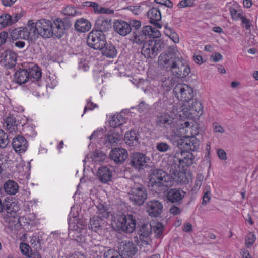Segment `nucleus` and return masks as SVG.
Listing matches in <instances>:
<instances>
[{
  "mask_svg": "<svg viewBox=\"0 0 258 258\" xmlns=\"http://www.w3.org/2000/svg\"><path fill=\"white\" fill-rule=\"evenodd\" d=\"M158 64L179 79L185 78L190 72L189 67L171 52L162 53L158 58Z\"/></svg>",
  "mask_w": 258,
  "mask_h": 258,
  "instance_id": "f257e3e1",
  "label": "nucleus"
},
{
  "mask_svg": "<svg viewBox=\"0 0 258 258\" xmlns=\"http://www.w3.org/2000/svg\"><path fill=\"white\" fill-rule=\"evenodd\" d=\"M167 173L160 169L150 170L149 173V184L151 190L156 193H161L168 187Z\"/></svg>",
  "mask_w": 258,
  "mask_h": 258,
  "instance_id": "f03ea898",
  "label": "nucleus"
},
{
  "mask_svg": "<svg viewBox=\"0 0 258 258\" xmlns=\"http://www.w3.org/2000/svg\"><path fill=\"white\" fill-rule=\"evenodd\" d=\"M128 195L130 200L133 204L141 205L147 199V191L145 187L141 183L131 181Z\"/></svg>",
  "mask_w": 258,
  "mask_h": 258,
  "instance_id": "7ed1b4c3",
  "label": "nucleus"
},
{
  "mask_svg": "<svg viewBox=\"0 0 258 258\" xmlns=\"http://www.w3.org/2000/svg\"><path fill=\"white\" fill-rule=\"evenodd\" d=\"M164 43L160 40H149L142 46V54L147 58H155L162 51Z\"/></svg>",
  "mask_w": 258,
  "mask_h": 258,
  "instance_id": "20e7f679",
  "label": "nucleus"
},
{
  "mask_svg": "<svg viewBox=\"0 0 258 258\" xmlns=\"http://www.w3.org/2000/svg\"><path fill=\"white\" fill-rule=\"evenodd\" d=\"M175 97L179 100L188 102L194 96V90L191 86L184 83L177 84L173 89Z\"/></svg>",
  "mask_w": 258,
  "mask_h": 258,
  "instance_id": "39448f33",
  "label": "nucleus"
},
{
  "mask_svg": "<svg viewBox=\"0 0 258 258\" xmlns=\"http://www.w3.org/2000/svg\"><path fill=\"white\" fill-rule=\"evenodd\" d=\"M106 42V36L104 33L92 31L88 35L87 45L94 49L100 50L102 47L105 46Z\"/></svg>",
  "mask_w": 258,
  "mask_h": 258,
  "instance_id": "423d86ee",
  "label": "nucleus"
},
{
  "mask_svg": "<svg viewBox=\"0 0 258 258\" xmlns=\"http://www.w3.org/2000/svg\"><path fill=\"white\" fill-rule=\"evenodd\" d=\"M194 155L190 152L181 151L176 152L173 157V165L184 168L193 164Z\"/></svg>",
  "mask_w": 258,
  "mask_h": 258,
  "instance_id": "0eeeda50",
  "label": "nucleus"
},
{
  "mask_svg": "<svg viewBox=\"0 0 258 258\" xmlns=\"http://www.w3.org/2000/svg\"><path fill=\"white\" fill-rule=\"evenodd\" d=\"M184 113L189 117L190 115L200 116L203 114V108L201 102L197 99H192L182 106Z\"/></svg>",
  "mask_w": 258,
  "mask_h": 258,
  "instance_id": "6e6552de",
  "label": "nucleus"
},
{
  "mask_svg": "<svg viewBox=\"0 0 258 258\" xmlns=\"http://www.w3.org/2000/svg\"><path fill=\"white\" fill-rule=\"evenodd\" d=\"M150 159L145 154L136 152L130 155V164L136 169L141 170L146 168Z\"/></svg>",
  "mask_w": 258,
  "mask_h": 258,
  "instance_id": "1a4fd4ad",
  "label": "nucleus"
},
{
  "mask_svg": "<svg viewBox=\"0 0 258 258\" xmlns=\"http://www.w3.org/2000/svg\"><path fill=\"white\" fill-rule=\"evenodd\" d=\"M136 220L132 215H127L118 219L117 226L118 230L126 233H131L135 229Z\"/></svg>",
  "mask_w": 258,
  "mask_h": 258,
  "instance_id": "9d476101",
  "label": "nucleus"
},
{
  "mask_svg": "<svg viewBox=\"0 0 258 258\" xmlns=\"http://www.w3.org/2000/svg\"><path fill=\"white\" fill-rule=\"evenodd\" d=\"M35 24L37 37L39 35L44 38H49L53 36V32H51V21L46 19H41Z\"/></svg>",
  "mask_w": 258,
  "mask_h": 258,
  "instance_id": "9b49d317",
  "label": "nucleus"
},
{
  "mask_svg": "<svg viewBox=\"0 0 258 258\" xmlns=\"http://www.w3.org/2000/svg\"><path fill=\"white\" fill-rule=\"evenodd\" d=\"M185 195L181 188H171L167 191L165 197L168 202L179 205L182 203Z\"/></svg>",
  "mask_w": 258,
  "mask_h": 258,
  "instance_id": "f8f14e48",
  "label": "nucleus"
},
{
  "mask_svg": "<svg viewBox=\"0 0 258 258\" xmlns=\"http://www.w3.org/2000/svg\"><path fill=\"white\" fill-rule=\"evenodd\" d=\"M118 248L122 255L132 257L138 251L137 245L132 241H122L119 244Z\"/></svg>",
  "mask_w": 258,
  "mask_h": 258,
  "instance_id": "ddd939ff",
  "label": "nucleus"
},
{
  "mask_svg": "<svg viewBox=\"0 0 258 258\" xmlns=\"http://www.w3.org/2000/svg\"><path fill=\"white\" fill-rule=\"evenodd\" d=\"M179 167L178 166L172 164L169 168V174L175 182L184 184L187 183L188 179L186 173L178 170Z\"/></svg>",
  "mask_w": 258,
  "mask_h": 258,
  "instance_id": "4468645a",
  "label": "nucleus"
},
{
  "mask_svg": "<svg viewBox=\"0 0 258 258\" xmlns=\"http://www.w3.org/2000/svg\"><path fill=\"white\" fill-rule=\"evenodd\" d=\"M110 158L118 164L123 163L128 157L127 151L122 148H115L110 152Z\"/></svg>",
  "mask_w": 258,
  "mask_h": 258,
  "instance_id": "2eb2a0df",
  "label": "nucleus"
},
{
  "mask_svg": "<svg viewBox=\"0 0 258 258\" xmlns=\"http://www.w3.org/2000/svg\"><path fill=\"white\" fill-rule=\"evenodd\" d=\"M163 205L157 200L149 201L146 204V210L151 217H158L162 212Z\"/></svg>",
  "mask_w": 258,
  "mask_h": 258,
  "instance_id": "dca6fc26",
  "label": "nucleus"
},
{
  "mask_svg": "<svg viewBox=\"0 0 258 258\" xmlns=\"http://www.w3.org/2000/svg\"><path fill=\"white\" fill-rule=\"evenodd\" d=\"M2 61L7 69H11L15 66L17 61L16 54L12 51H4L1 54Z\"/></svg>",
  "mask_w": 258,
  "mask_h": 258,
  "instance_id": "f3484780",
  "label": "nucleus"
},
{
  "mask_svg": "<svg viewBox=\"0 0 258 258\" xmlns=\"http://www.w3.org/2000/svg\"><path fill=\"white\" fill-rule=\"evenodd\" d=\"M12 144L13 149L19 153L25 152L28 146L25 137L21 135L15 136L13 139Z\"/></svg>",
  "mask_w": 258,
  "mask_h": 258,
  "instance_id": "a211bd4d",
  "label": "nucleus"
},
{
  "mask_svg": "<svg viewBox=\"0 0 258 258\" xmlns=\"http://www.w3.org/2000/svg\"><path fill=\"white\" fill-rule=\"evenodd\" d=\"M113 29L120 35L125 36L131 31V25L122 20H117L114 22Z\"/></svg>",
  "mask_w": 258,
  "mask_h": 258,
  "instance_id": "6ab92c4d",
  "label": "nucleus"
},
{
  "mask_svg": "<svg viewBox=\"0 0 258 258\" xmlns=\"http://www.w3.org/2000/svg\"><path fill=\"white\" fill-rule=\"evenodd\" d=\"M64 23L61 19H56L52 22L51 32H53L52 37L60 38L64 33Z\"/></svg>",
  "mask_w": 258,
  "mask_h": 258,
  "instance_id": "aec40b11",
  "label": "nucleus"
},
{
  "mask_svg": "<svg viewBox=\"0 0 258 258\" xmlns=\"http://www.w3.org/2000/svg\"><path fill=\"white\" fill-rule=\"evenodd\" d=\"M183 149L181 151L190 152L196 150L199 145V141L194 137H187L182 141L180 144Z\"/></svg>",
  "mask_w": 258,
  "mask_h": 258,
  "instance_id": "412c9836",
  "label": "nucleus"
},
{
  "mask_svg": "<svg viewBox=\"0 0 258 258\" xmlns=\"http://www.w3.org/2000/svg\"><path fill=\"white\" fill-rule=\"evenodd\" d=\"M148 17L150 22L158 28H161V25L158 23L161 19V14L159 8L153 7L148 12Z\"/></svg>",
  "mask_w": 258,
  "mask_h": 258,
  "instance_id": "4be33fe9",
  "label": "nucleus"
},
{
  "mask_svg": "<svg viewBox=\"0 0 258 258\" xmlns=\"http://www.w3.org/2000/svg\"><path fill=\"white\" fill-rule=\"evenodd\" d=\"M23 28L27 40L32 41L38 38L36 24L32 20H29L27 25Z\"/></svg>",
  "mask_w": 258,
  "mask_h": 258,
  "instance_id": "5701e85b",
  "label": "nucleus"
},
{
  "mask_svg": "<svg viewBox=\"0 0 258 258\" xmlns=\"http://www.w3.org/2000/svg\"><path fill=\"white\" fill-rule=\"evenodd\" d=\"M4 121L3 125L9 133L14 134L17 132L19 123L13 115H10L4 119Z\"/></svg>",
  "mask_w": 258,
  "mask_h": 258,
  "instance_id": "b1692460",
  "label": "nucleus"
},
{
  "mask_svg": "<svg viewBox=\"0 0 258 258\" xmlns=\"http://www.w3.org/2000/svg\"><path fill=\"white\" fill-rule=\"evenodd\" d=\"M97 175L102 183H107L112 180V171L106 166H102L99 168Z\"/></svg>",
  "mask_w": 258,
  "mask_h": 258,
  "instance_id": "393cba45",
  "label": "nucleus"
},
{
  "mask_svg": "<svg viewBox=\"0 0 258 258\" xmlns=\"http://www.w3.org/2000/svg\"><path fill=\"white\" fill-rule=\"evenodd\" d=\"M111 28L110 20L99 19L96 21L94 29L92 31L104 33L108 31Z\"/></svg>",
  "mask_w": 258,
  "mask_h": 258,
  "instance_id": "a878e982",
  "label": "nucleus"
},
{
  "mask_svg": "<svg viewBox=\"0 0 258 258\" xmlns=\"http://www.w3.org/2000/svg\"><path fill=\"white\" fill-rule=\"evenodd\" d=\"M172 119L167 114H162L158 116L156 120V125L158 127L168 130L171 127Z\"/></svg>",
  "mask_w": 258,
  "mask_h": 258,
  "instance_id": "bb28decb",
  "label": "nucleus"
},
{
  "mask_svg": "<svg viewBox=\"0 0 258 258\" xmlns=\"http://www.w3.org/2000/svg\"><path fill=\"white\" fill-rule=\"evenodd\" d=\"M74 26L76 31L83 33L90 30L91 24L88 20L82 18L76 20Z\"/></svg>",
  "mask_w": 258,
  "mask_h": 258,
  "instance_id": "cd10ccee",
  "label": "nucleus"
},
{
  "mask_svg": "<svg viewBox=\"0 0 258 258\" xmlns=\"http://www.w3.org/2000/svg\"><path fill=\"white\" fill-rule=\"evenodd\" d=\"M106 222L105 220L97 216H94L90 220L89 228L97 232L106 225Z\"/></svg>",
  "mask_w": 258,
  "mask_h": 258,
  "instance_id": "c85d7f7f",
  "label": "nucleus"
},
{
  "mask_svg": "<svg viewBox=\"0 0 258 258\" xmlns=\"http://www.w3.org/2000/svg\"><path fill=\"white\" fill-rule=\"evenodd\" d=\"M100 51L103 56L107 58H114L117 53L115 47L110 43H107V42H106L105 46L102 47Z\"/></svg>",
  "mask_w": 258,
  "mask_h": 258,
  "instance_id": "c756f323",
  "label": "nucleus"
},
{
  "mask_svg": "<svg viewBox=\"0 0 258 258\" xmlns=\"http://www.w3.org/2000/svg\"><path fill=\"white\" fill-rule=\"evenodd\" d=\"M86 226V224L82 219L74 218L73 220L69 221V230L80 232Z\"/></svg>",
  "mask_w": 258,
  "mask_h": 258,
  "instance_id": "7c9ffc66",
  "label": "nucleus"
},
{
  "mask_svg": "<svg viewBox=\"0 0 258 258\" xmlns=\"http://www.w3.org/2000/svg\"><path fill=\"white\" fill-rule=\"evenodd\" d=\"M171 104L170 100H169L165 93H163L162 97H160L159 100L154 104V107L158 110L167 109L169 105Z\"/></svg>",
  "mask_w": 258,
  "mask_h": 258,
  "instance_id": "2f4dec72",
  "label": "nucleus"
},
{
  "mask_svg": "<svg viewBox=\"0 0 258 258\" xmlns=\"http://www.w3.org/2000/svg\"><path fill=\"white\" fill-rule=\"evenodd\" d=\"M29 80L34 82L41 78V70L36 65H33L27 69Z\"/></svg>",
  "mask_w": 258,
  "mask_h": 258,
  "instance_id": "473e14b6",
  "label": "nucleus"
},
{
  "mask_svg": "<svg viewBox=\"0 0 258 258\" xmlns=\"http://www.w3.org/2000/svg\"><path fill=\"white\" fill-rule=\"evenodd\" d=\"M16 82L19 84H23L29 80V74L27 69H20L15 74Z\"/></svg>",
  "mask_w": 258,
  "mask_h": 258,
  "instance_id": "72a5a7b5",
  "label": "nucleus"
},
{
  "mask_svg": "<svg viewBox=\"0 0 258 258\" xmlns=\"http://www.w3.org/2000/svg\"><path fill=\"white\" fill-rule=\"evenodd\" d=\"M19 187L17 183L11 180H9L4 185V189L5 192L10 195L16 194L18 192Z\"/></svg>",
  "mask_w": 258,
  "mask_h": 258,
  "instance_id": "f704fd0d",
  "label": "nucleus"
},
{
  "mask_svg": "<svg viewBox=\"0 0 258 258\" xmlns=\"http://www.w3.org/2000/svg\"><path fill=\"white\" fill-rule=\"evenodd\" d=\"M124 141L129 146H135L139 144V138L135 131H130L125 134Z\"/></svg>",
  "mask_w": 258,
  "mask_h": 258,
  "instance_id": "c9c22d12",
  "label": "nucleus"
},
{
  "mask_svg": "<svg viewBox=\"0 0 258 258\" xmlns=\"http://www.w3.org/2000/svg\"><path fill=\"white\" fill-rule=\"evenodd\" d=\"M96 215L95 216L104 220L107 219L109 216V212L106 206L104 204L99 203L95 206Z\"/></svg>",
  "mask_w": 258,
  "mask_h": 258,
  "instance_id": "e433bc0d",
  "label": "nucleus"
},
{
  "mask_svg": "<svg viewBox=\"0 0 258 258\" xmlns=\"http://www.w3.org/2000/svg\"><path fill=\"white\" fill-rule=\"evenodd\" d=\"M175 84V79L173 77L165 76L162 78L161 86L164 91H170Z\"/></svg>",
  "mask_w": 258,
  "mask_h": 258,
  "instance_id": "4c0bfd02",
  "label": "nucleus"
},
{
  "mask_svg": "<svg viewBox=\"0 0 258 258\" xmlns=\"http://www.w3.org/2000/svg\"><path fill=\"white\" fill-rule=\"evenodd\" d=\"M130 40L133 44H137L139 45L143 46L144 43L146 42L147 38L145 35H143L140 32H133L132 36Z\"/></svg>",
  "mask_w": 258,
  "mask_h": 258,
  "instance_id": "58836bf2",
  "label": "nucleus"
},
{
  "mask_svg": "<svg viewBox=\"0 0 258 258\" xmlns=\"http://www.w3.org/2000/svg\"><path fill=\"white\" fill-rule=\"evenodd\" d=\"M152 231V226L151 224L144 223L142 224L140 227L139 235L143 237H147L151 234Z\"/></svg>",
  "mask_w": 258,
  "mask_h": 258,
  "instance_id": "ea45409f",
  "label": "nucleus"
},
{
  "mask_svg": "<svg viewBox=\"0 0 258 258\" xmlns=\"http://www.w3.org/2000/svg\"><path fill=\"white\" fill-rule=\"evenodd\" d=\"M23 27H19L15 29L11 33V38L13 40L19 39L27 40V38L24 32Z\"/></svg>",
  "mask_w": 258,
  "mask_h": 258,
  "instance_id": "a19ab883",
  "label": "nucleus"
},
{
  "mask_svg": "<svg viewBox=\"0 0 258 258\" xmlns=\"http://www.w3.org/2000/svg\"><path fill=\"white\" fill-rule=\"evenodd\" d=\"M125 122V119L121 115L114 116L110 121V125L112 127L116 128L120 126Z\"/></svg>",
  "mask_w": 258,
  "mask_h": 258,
  "instance_id": "79ce46f5",
  "label": "nucleus"
},
{
  "mask_svg": "<svg viewBox=\"0 0 258 258\" xmlns=\"http://www.w3.org/2000/svg\"><path fill=\"white\" fill-rule=\"evenodd\" d=\"M165 30L164 31L165 34L169 37L174 43H177L179 41V39L178 34L175 31L171 28L167 26H165Z\"/></svg>",
  "mask_w": 258,
  "mask_h": 258,
  "instance_id": "37998d69",
  "label": "nucleus"
},
{
  "mask_svg": "<svg viewBox=\"0 0 258 258\" xmlns=\"http://www.w3.org/2000/svg\"><path fill=\"white\" fill-rule=\"evenodd\" d=\"M12 24L11 15L9 14H5L0 16V28H4Z\"/></svg>",
  "mask_w": 258,
  "mask_h": 258,
  "instance_id": "c03bdc74",
  "label": "nucleus"
},
{
  "mask_svg": "<svg viewBox=\"0 0 258 258\" xmlns=\"http://www.w3.org/2000/svg\"><path fill=\"white\" fill-rule=\"evenodd\" d=\"M9 143L8 135L4 130L0 129V148L6 147Z\"/></svg>",
  "mask_w": 258,
  "mask_h": 258,
  "instance_id": "a18cd8bd",
  "label": "nucleus"
},
{
  "mask_svg": "<svg viewBox=\"0 0 258 258\" xmlns=\"http://www.w3.org/2000/svg\"><path fill=\"white\" fill-rule=\"evenodd\" d=\"M152 230L156 237H160L163 234L164 226L161 223H158L155 226H152Z\"/></svg>",
  "mask_w": 258,
  "mask_h": 258,
  "instance_id": "49530a36",
  "label": "nucleus"
},
{
  "mask_svg": "<svg viewBox=\"0 0 258 258\" xmlns=\"http://www.w3.org/2000/svg\"><path fill=\"white\" fill-rule=\"evenodd\" d=\"M156 149L160 152H165L171 149L170 146L166 142H159L156 144Z\"/></svg>",
  "mask_w": 258,
  "mask_h": 258,
  "instance_id": "de8ad7c7",
  "label": "nucleus"
},
{
  "mask_svg": "<svg viewBox=\"0 0 258 258\" xmlns=\"http://www.w3.org/2000/svg\"><path fill=\"white\" fill-rule=\"evenodd\" d=\"M255 237L253 233H249L245 238V245L250 248L255 240Z\"/></svg>",
  "mask_w": 258,
  "mask_h": 258,
  "instance_id": "09e8293b",
  "label": "nucleus"
},
{
  "mask_svg": "<svg viewBox=\"0 0 258 258\" xmlns=\"http://www.w3.org/2000/svg\"><path fill=\"white\" fill-rule=\"evenodd\" d=\"M20 249L21 252L24 255H27V257L31 253V247L29 246V245L27 244L26 243H21L20 245Z\"/></svg>",
  "mask_w": 258,
  "mask_h": 258,
  "instance_id": "8fccbe9b",
  "label": "nucleus"
},
{
  "mask_svg": "<svg viewBox=\"0 0 258 258\" xmlns=\"http://www.w3.org/2000/svg\"><path fill=\"white\" fill-rule=\"evenodd\" d=\"M104 255L105 258H122L116 251L112 249L107 250Z\"/></svg>",
  "mask_w": 258,
  "mask_h": 258,
  "instance_id": "3c124183",
  "label": "nucleus"
},
{
  "mask_svg": "<svg viewBox=\"0 0 258 258\" xmlns=\"http://www.w3.org/2000/svg\"><path fill=\"white\" fill-rule=\"evenodd\" d=\"M120 140V138L114 135H108L106 137V141L112 146H115Z\"/></svg>",
  "mask_w": 258,
  "mask_h": 258,
  "instance_id": "603ef678",
  "label": "nucleus"
},
{
  "mask_svg": "<svg viewBox=\"0 0 258 258\" xmlns=\"http://www.w3.org/2000/svg\"><path fill=\"white\" fill-rule=\"evenodd\" d=\"M205 189V192L203 197L202 204L206 205L211 199V194L210 191V187H207Z\"/></svg>",
  "mask_w": 258,
  "mask_h": 258,
  "instance_id": "864d4df0",
  "label": "nucleus"
},
{
  "mask_svg": "<svg viewBox=\"0 0 258 258\" xmlns=\"http://www.w3.org/2000/svg\"><path fill=\"white\" fill-rule=\"evenodd\" d=\"M92 155V158L95 161H100L104 160L105 158V155L103 153L98 151L94 152Z\"/></svg>",
  "mask_w": 258,
  "mask_h": 258,
  "instance_id": "5fc2aeb1",
  "label": "nucleus"
},
{
  "mask_svg": "<svg viewBox=\"0 0 258 258\" xmlns=\"http://www.w3.org/2000/svg\"><path fill=\"white\" fill-rule=\"evenodd\" d=\"M194 0H182L178 4L180 8L191 7L194 5Z\"/></svg>",
  "mask_w": 258,
  "mask_h": 258,
  "instance_id": "6e6d98bb",
  "label": "nucleus"
},
{
  "mask_svg": "<svg viewBox=\"0 0 258 258\" xmlns=\"http://www.w3.org/2000/svg\"><path fill=\"white\" fill-rule=\"evenodd\" d=\"M5 210L7 213L10 214L11 216L15 217L16 214V211L12 207V203H8L4 205V211Z\"/></svg>",
  "mask_w": 258,
  "mask_h": 258,
  "instance_id": "4d7b16f0",
  "label": "nucleus"
},
{
  "mask_svg": "<svg viewBox=\"0 0 258 258\" xmlns=\"http://www.w3.org/2000/svg\"><path fill=\"white\" fill-rule=\"evenodd\" d=\"M230 12L232 19L236 20H237L239 19H241V17L243 16L241 15V13H238L236 9L232 8L230 9Z\"/></svg>",
  "mask_w": 258,
  "mask_h": 258,
  "instance_id": "13d9d810",
  "label": "nucleus"
},
{
  "mask_svg": "<svg viewBox=\"0 0 258 258\" xmlns=\"http://www.w3.org/2000/svg\"><path fill=\"white\" fill-rule=\"evenodd\" d=\"M63 13L68 16H74L76 14V10L72 6H67L64 9Z\"/></svg>",
  "mask_w": 258,
  "mask_h": 258,
  "instance_id": "bf43d9fd",
  "label": "nucleus"
},
{
  "mask_svg": "<svg viewBox=\"0 0 258 258\" xmlns=\"http://www.w3.org/2000/svg\"><path fill=\"white\" fill-rule=\"evenodd\" d=\"M155 2L162 6H166L169 8L173 7V4L170 0H155Z\"/></svg>",
  "mask_w": 258,
  "mask_h": 258,
  "instance_id": "052dcab7",
  "label": "nucleus"
},
{
  "mask_svg": "<svg viewBox=\"0 0 258 258\" xmlns=\"http://www.w3.org/2000/svg\"><path fill=\"white\" fill-rule=\"evenodd\" d=\"M151 27L150 26H145L143 27L142 31L140 33L143 34V35H145L146 38H147V36H149L150 37L151 36Z\"/></svg>",
  "mask_w": 258,
  "mask_h": 258,
  "instance_id": "680f3d73",
  "label": "nucleus"
},
{
  "mask_svg": "<svg viewBox=\"0 0 258 258\" xmlns=\"http://www.w3.org/2000/svg\"><path fill=\"white\" fill-rule=\"evenodd\" d=\"M169 212L171 214L173 215H177L181 213V210L176 205L172 206Z\"/></svg>",
  "mask_w": 258,
  "mask_h": 258,
  "instance_id": "e2e57ef3",
  "label": "nucleus"
},
{
  "mask_svg": "<svg viewBox=\"0 0 258 258\" xmlns=\"http://www.w3.org/2000/svg\"><path fill=\"white\" fill-rule=\"evenodd\" d=\"M8 37V34L7 32L3 31L0 33V45L4 44Z\"/></svg>",
  "mask_w": 258,
  "mask_h": 258,
  "instance_id": "0e129e2a",
  "label": "nucleus"
},
{
  "mask_svg": "<svg viewBox=\"0 0 258 258\" xmlns=\"http://www.w3.org/2000/svg\"><path fill=\"white\" fill-rule=\"evenodd\" d=\"M213 126V130L216 132H218L221 134H222L225 131L224 128L216 122L214 123Z\"/></svg>",
  "mask_w": 258,
  "mask_h": 258,
  "instance_id": "69168bd1",
  "label": "nucleus"
},
{
  "mask_svg": "<svg viewBox=\"0 0 258 258\" xmlns=\"http://www.w3.org/2000/svg\"><path fill=\"white\" fill-rule=\"evenodd\" d=\"M160 32L156 28L151 27L150 38H158L160 36Z\"/></svg>",
  "mask_w": 258,
  "mask_h": 258,
  "instance_id": "338daca9",
  "label": "nucleus"
},
{
  "mask_svg": "<svg viewBox=\"0 0 258 258\" xmlns=\"http://www.w3.org/2000/svg\"><path fill=\"white\" fill-rule=\"evenodd\" d=\"M129 24L131 25V28H134L135 29H139L141 25V22L140 21L135 20L130 21Z\"/></svg>",
  "mask_w": 258,
  "mask_h": 258,
  "instance_id": "774afa93",
  "label": "nucleus"
}]
</instances>
